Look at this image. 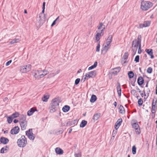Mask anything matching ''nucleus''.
Segmentation results:
<instances>
[{
  "mask_svg": "<svg viewBox=\"0 0 157 157\" xmlns=\"http://www.w3.org/2000/svg\"><path fill=\"white\" fill-rule=\"evenodd\" d=\"M153 3L149 1H143L141 2V8L144 11H146L152 6Z\"/></svg>",
  "mask_w": 157,
  "mask_h": 157,
  "instance_id": "nucleus-1",
  "label": "nucleus"
},
{
  "mask_svg": "<svg viewBox=\"0 0 157 157\" xmlns=\"http://www.w3.org/2000/svg\"><path fill=\"white\" fill-rule=\"evenodd\" d=\"M19 122L21 129L25 130L27 126V121L26 120V116L23 115H21L20 117Z\"/></svg>",
  "mask_w": 157,
  "mask_h": 157,
  "instance_id": "nucleus-2",
  "label": "nucleus"
},
{
  "mask_svg": "<svg viewBox=\"0 0 157 157\" xmlns=\"http://www.w3.org/2000/svg\"><path fill=\"white\" fill-rule=\"evenodd\" d=\"M18 145L20 147H25L27 144V140L25 136L23 135L18 139L17 141Z\"/></svg>",
  "mask_w": 157,
  "mask_h": 157,
  "instance_id": "nucleus-3",
  "label": "nucleus"
},
{
  "mask_svg": "<svg viewBox=\"0 0 157 157\" xmlns=\"http://www.w3.org/2000/svg\"><path fill=\"white\" fill-rule=\"evenodd\" d=\"M140 44L136 39H134L132 41V51L134 52V55L135 54L137 48L138 47H139L140 46Z\"/></svg>",
  "mask_w": 157,
  "mask_h": 157,
  "instance_id": "nucleus-4",
  "label": "nucleus"
},
{
  "mask_svg": "<svg viewBox=\"0 0 157 157\" xmlns=\"http://www.w3.org/2000/svg\"><path fill=\"white\" fill-rule=\"evenodd\" d=\"M42 73V70H36L32 72V75L36 79H39L43 78Z\"/></svg>",
  "mask_w": 157,
  "mask_h": 157,
  "instance_id": "nucleus-5",
  "label": "nucleus"
},
{
  "mask_svg": "<svg viewBox=\"0 0 157 157\" xmlns=\"http://www.w3.org/2000/svg\"><path fill=\"white\" fill-rule=\"evenodd\" d=\"M31 68V65L30 64H28L26 66L21 67L20 68V71L23 73H25L30 71Z\"/></svg>",
  "mask_w": 157,
  "mask_h": 157,
  "instance_id": "nucleus-6",
  "label": "nucleus"
},
{
  "mask_svg": "<svg viewBox=\"0 0 157 157\" xmlns=\"http://www.w3.org/2000/svg\"><path fill=\"white\" fill-rule=\"evenodd\" d=\"M26 134L29 139L32 140H33L35 139L34 135L33 133L32 129H29L28 131L26 132Z\"/></svg>",
  "mask_w": 157,
  "mask_h": 157,
  "instance_id": "nucleus-7",
  "label": "nucleus"
},
{
  "mask_svg": "<svg viewBox=\"0 0 157 157\" xmlns=\"http://www.w3.org/2000/svg\"><path fill=\"white\" fill-rule=\"evenodd\" d=\"M132 127L134 129L135 132L137 134H139L140 133V130L139 125L137 123L132 124Z\"/></svg>",
  "mask_w": 157,
  "mask_h": 157,
  "instance_id": "nucleus-8",
  "label": "nucleus"
},
{
  "mask_svg": "<svg viewBox=\"0 0 157 157\" xmlns=\"http://www.w3.org/2000/svg\"><path fill=\"white\" fill-rule=\"evenodd\" d=\"M98 30L96 31V32H98V31L101 32V33H102L103 32L105 29V26L103 24L102 22L99 23V25L97 26Z\"/></svg>",
  "mask_w": 157,
  "mask_h": 157,
  "instance_id": "nucleus-9",
  "label": "nucleus"
},
{
  "mask_svg": "<svg viewBox=\"0 0 157 157\" xmlns=\"http://www.w3.org/2000/svg\"><path fill=\"white\" fill-rule=\"evenodd\" d=\"M77 119L74 120L72 121H68L66 122V125L64 124V126H71L73 125L77 124Z\"/></svg>",
  "mask_w": 157,
  "mask_h": 157,
  "instance_id": "nucleus-10",
  "label": "nucleus"
},
{
  "mask_svg": "<svg viewBox=\"0 0 157 157\" xmlns=\"http://www.w3.org/2000/svg\"><path fill=\"white\" fill-rule=\"evenodd\" d=\"M19 128L18 126H15L11 129L10 133L12 135L16 134L19 132Z\"/></svg>",
  "mask_w": 157,
  "mask_h": 157,
  "instance_id": "nucleus-11",
  "label": "nucleus"
},
{
  "mask_svg": "<svg viewBox=\"0 0 157 157\" xmlns=\"http://www.w3.org/2000/svg\"><path fill=\"white\" fill-rule=\"evenodd\" d=\"M145 52L151 56V59H153L154 58V56L153 55V50L152 49H146L145 50Z\"/></svg>",
  "mask_w": 157,
  "mask_h": 157,
  "instance_id": "nucleus-12",
  "label": "nucleus"
},
{
  "mask_svg": "<svg viewBox=\"0 0 157 157\" xmlns=\"http://www.w3.org/2000/svg\"><path fill=\"white\" fill-rule=\"evenodd\" d=\"M50 67H48L47 69H45L43 70L42 71V75H43V78L45 76L48 74L49 73L52 71H50Z\"/></svg>",
  "mask_w": 157,
  "mask_h": 157,
  "instance_id": "nucleus-13",
  "label": "nucleus"
},
{
  "mask_svg": "<svg viewBox=\"0 0 157 157\" xmlns=\"http://www.w3.org/2000/svg\"><path fill=\"white\" fill-rule=\"evenodd\" d=\"M110 44H106L104 46V47L101 50L102 53L103 51L105 52V53H106L108 50L110 48Z\"/></svg>",
  "mask_w": 157,
  "mask_h": 157,
  "instance_id": "nucleus-14",
  "label": "nucleus"
},
{
  "mask_svg": "<svg viewBox=\"0 0 157 157\" xmlns=\"http://www.w3.org/2000/svg\"><path fill=\"white\" fill-rule=\"evenodd\" d=\"M59 108V107L51 105V107L49 108L50 112L51 113H52L56 111Z\"/></svg>",
  "mask_w": 157,
  "mask_h": 157,
  "instance_id": "nucleus-15",
  "label": "nucleus"
},
{
  "mask_svg": "<svg viewBox=\"0 0 157 157\" xmlns=\"http://www.w3.org/2000/svg\"><path fill=\"white\" fill-rule=\"evenodd\" d=\"M0 141L3 144H6L8 143L9 140L7 138L2 137L0 139Z\"/></svg>",
  "mask_w": 157,
  "mask_h": 157,
  "instance_id": "nucleus-16",
  "label": "nucleus"
},
{
  "mask_svg": "<svg viewBox=\"0 0 157 157\" xmlns=\"http://www.w3.org/2000/svg\"><path fill=\"white\" fill-rule=\"evenodd\" d=\"M97 33L95 36V38L96 40L97 41H99L100 39V36H102L103 35V33H101V32L98 31V32H97Z\"/></svg>",
  "mask_w": 157,
  "mask_h": 157,
  "instance_id": "nucleus-17",
  "label": "nucleus"
},
{
  "mask_svg": "<svg viewBox=\"0 0 157 157\" xmlns=\"http://www.w3.org/2000/svg\"><path fill=\"white\" fill-rule=\"evenodd\" d=\"M117 93L119 96L121 95V85L119 82L117 83Z\"/></svg>",
  "mask_w": 157,
  "mask_h": 157,
  "instance_id": "nucleus-18",
  "label": "nucleus"
},
{
  "mask_svg": "<svg viewBox=\"0 0 157 157\" xmlns=\"http://www.w3.org/2000/svg\"><path fill=\"white\" fill-rule=\"evenodd\" d=\"M51 105L53 106L59 107V102L56 99H54L52 101Z\"/></svg>",
  "mask_w": 157,
  "mask_h": 157,
  "instance_id": "nucleus-19",
  "label": "nucleus"
},
{
  "mask_svg": "<svg viewBox=\"0 0 157 157\" xmlns=\"http://www.w3.org/2000/svg\"><path fill=\"white\" fill-rule=\"evenodd\" d=\"M101 114L99 113H97L95 114L93 117V119L94 120V122L97 120L100 117Z\"/></svg>",
  "mask_w": 157,
  "mask_h": 157,
  "instance_id": "nucleus-20",
  "label": "nucleus"
},
{
  "mask_svg": "<svg viewBox=\"0 0 157 157\" xmlns=\"http://www.w3.org/2000/svg\"><path fill=\"white\" fill-rule=\"evenodd\" d=\"M144 82V80L143 79V78L141 76L139 77L137 79V83L140 86H141L143 84Z\"/></svg>",
  "mask_w": 157,
  "mask_h": 157,
  "instance_id": "nucleus-21",
  "label": "nucleus"
},
{
  "mask_svg": "<svg viewBox=\"0 0 157 157\" xmlns=\"http://www.w3.org/2000/svg\"><path fill=\"white\" fill-rule=\"evenodd\" d=\"M55 151L57 154L59 155H62L63 153V150L59 147H56L55 149Z\"/></svg>",
  "mask_w": 157,
  "mask_h": 157,
  "instance_id": "nucleus-22",
  "label": "nucleus"
},
{
  "mask_svg": "<svg viewBox=\"0 0 157 157\" xmlns=\"http://www.w3.org/2000/svg\"><path fill=\"white\" fill-rule=\"evenodd\" d=\"M35 111H37L35 108H32L29 110L27 112V114L28 116H30L32 115Z\"/></svg>",
  "mask_w": 157,
  "mask_h": 157,
  "instance_id": "nucleus-23",
  "label": "nucleus"
},
{
  "mask_svg": "<svg viewBox=\"0 0 157 157\" xmlns=\"http://www.w3.org/2000/svg\"><path fill=\"white\" fill-rule=\"evenodd\" d=\"M121 69V68L120 67L114 68V71L112 72V73L114 75H116L120 71Z\"/></svg>",
  "mask_w": 157,
  "mask_h": 157,
  "instance_id": "nucleus-24",
  "label": "nucleus"
},
{
  "mask_svg": "<svg viewBox=\"0 0 157 157\" xmlns=\"http://www.w3.org/2000/svg\"><path fill=\"white\" fill-rule=\"evenodd\" d=\"M112 35H110L109 36L106 40V44H110V43L112 41Z\"/></svg>",
  "mask_w": 157,
  "mask_h": 157,
  "instance_id": "nucleus-25",
  "label": "nucleus"
},
{
  "mask_svg": "<svg viewBox=\"0 0 157 157\" xmlns=\"http://www.w3.org/2000/svg\"><path fill=\"white\" fill-rule=\"evenodd\" d=\"M70 106L67 105H65L62 108V110L64 112H68L70 110Z\"/></svg>",
  "mask_w": 157,
  "mask_h": 157,
  "instance_id": "nucleus-26",
  "label": "nucleus"
},
{
  "mask_svg": "<svg viewBox=\"0 0 157 157\" xmlns=\"http://www.w3.org/2000/svg\"><path fill=\"white\" fill-rule=\"evenodd\" d=\"M119 112L122 114H124L125 113V110L122 105H121L119 108Z\"/></svg>",
  "mask_w": 157,
  "mask_h": 157,
  "instance_id": "nucleus-27",
  "label": "nucleus"
},
{
  "mask_svg": "<svg viewBox=\"0 0 157 157\" xmlns=\"http://www.w3.org/2000/svg\"><path fill=\"white\" fill-rule=\"evenodd\" d=\"M97 100V97L95 95H92L90 99V101L92 103L94 102Z\"/></svg>",
  "mask_w": 157,
  "mask_h": 157,
  "instance_id": "nucleus-28",
  "label": "nucleus"
},
{
  "mask_svg": "<svg viewBox=\"0 0 157 157\" xmlns=\"http://www.w3.org/2000/svg\"><path fill=\"white\" fill-rule=\"evenodd\" d=\"M87 124V121L85 120H83L82 121L80 126V127L83 128Z\"/></svg>",
  "mask_w": 157,
  "mask_h": 157,
  "instance_id": "nucleus-29",
  "label": "nucleus"
},
{
  "mask_svg": "<svg viewBox=\"0 0 157 157\" xmlns=\"http://www.w3.org/2000/svg\"><path fill=\"white\" fill-rule=\"evenodd\" d=\"M49 97V95L48 94L44 95L43 97L42 98V101H44L46 102Z\"/></svg>",
  "mask_w": 157,
  "mask_h": 157,
  "instance_id": "nucleus-30",
  "label": "nucleus"
},
{
  "mask_svg": "<svg viewBox=\"0 0 157 157\" xmlns=\"http://www.w3.org/2000/svg\"><path fill=\"white\" fill-rule=\"evenodd\" d=\"M96 71H93L89 72L90 75L91 76V78L95 77L96 75Z\"/></svg>",
  "mask_w": 157,
  "mask_h": 157,
  "instance_id": "nucleus-31",
  "label": "nucleus"
},
{
  "mask_svg": "<svg viewBox=\"0 0 157 157\" xmlns=\"http://www.w3.org/2000/svg\"><path fill=\"white\" fill-rule=\"evenodd\" d=\"M98 63L97 61L94 62L93 65H92L89 67L88 70H90L95 68L97 65Z\"/></svg>",
  "mask_w": 157,
  "mask_h": 157,
  "instance_id": "nucleus-32",
  "label": "nucleus"
},
{
  "mask_svg": "<svg viewBox=\"0 0 157 157\" xmlns=\"http://www.w3.org/2000/svg\"><path fill=\"white\" fill-rule=\"evenodd\" d=\"M128 54L127 52H126L124 54L122 59V61L123 60H124L127 59L128 57Z\"/></svg>",
  "mask_w": 157,
  "mask_h": 157,
  "instance_id": "nucleus-33",
  "label": "nucleus"
},
{
  "mask_svg": "<svg viewBox=\"0 0 157 157\" xmlns=\"http://www.w3.org/2000/svg\"><path fill=\"white\" fill-rule=\"evenodd\" d=\"M122 120L121 118L119 119L117 122L115 124L117 125V126H120L121 123L122 122Z\"/></svg>",
  "mask_w": 157,
  "mask_h": 157,
  "instance_id": "nucleus-34",
  "label": "nucleus"
},
{
  "mask_svg": "<svg viewBox=\"0 0 157 157\" xmlns=\"http://www.w3.org/2000/svg\"><path fill=\"white\" fill-rule=\"evenodd\" d=\"M7 147V146H6L5 147H3L1 148L0 153H6L7 151V149L6 148Z\"/></svg>",
  "mask_w": 157,
  "mask_h": 157,
  "instance_id": "nucleus-35",
  "label": "nucleus"
},
{
  "mask_svg": "<svg viewBox=\"0 0 157 157\" xmlns=\"http://www.w3.org/2000/svg\"><path fill=\"white\" fill-rule=\"evenodd\" d=\"M143 24L144 27H148L150 25V22L149 21H144Z\"/></svg>",
  "mask_w": 157,
  "mask_h": 157,
  "instance_id": "nucleus-36",
  "label": "nucleus"
},
{
  "mask_svg": "<svg viewBox=\"0 0 157 157\" xmlns=\"http://www.w3.org/2000/svg\"><path fill=\"white\" fill-rule=\"evenodd\" d=\"M128 75L129 78H133L134 75L133 72L132 71H129L128 73Z\"/></svg>",
  "mask_w": 157,
  "mask_h": 157,
  "instance_id": "nucleus-37",
  "label": "nucleus"
},
{
  "mask_svg": "<svg viewBox=\"0 0 157 157\" xmlns=\"http://www.w3.org/2000/svg\"><path fill=\"white\" fill-rule=\"evenodd\" d=\"M19 114L17 112H15L14 113H13L11 116L13 118H16L19 116Z\"/></svg>",
  "mask_w": 157,
  "mask_h": 157,
  "instance_id": "nucleus-38",
  "label": "nucleus"
},
{
  "mask_svg": "<svg viewBox=\"0 0 157 157\" xmlns=\"http://www.w3.org/2000/svg\"><path fill=\"white\" fill-rule=\"evenodd\" d=\"M150 92V90L149 89V88L147 89V95H146V94H145V93L144 90V96H147L146 98H147L149 96V93Z\"/></svg>",
  "mask_w": 157,
  "mask_h": 157,
  "instance_id": "nucleus-39",
  "label": "nucleus"
},
{
  "mask_svg": "<svg viewBox=\"0 0 157 157\" xmlns=\"http://www.w3.org/2000/svg\"><path fill=\"white\" fill-rule=\"evenodd\" d=\"M13 119V118L11 116L8 117L7 119V121L8 123L10 124L12 122Z\"/></svg>",
  "mask_w": 157,
  "mask_h": 157,
  "instance_id": "nucleus-40",
  "label": "nucleus"
},
{
  "mask_svg": "<svg viewBox=\"0 0 157 157\" xmlns=\"http://www.w3.org/2000/svg\"><path fill=\"white\" fill-rule=\"evenodd\" d=\"M18 41L19 39H15L11 41L10 42V44H13L14 43L17 42Z\"/></svg>",
  "mask_w": 157,
  "mask_h": 157,
  "instance_id": "nucleus-41",
  "label": "nucleus"
},
{
  "mask_svg": "<svg viewBox=\"0 0 157 157\" xmlns=\"http://www.w3.org/2000/svg\"><path fill=\"white\" fill-rule=\"evenodd\" d=\"M132 153L133 154H135L136 152V147L135 146H133L132 148Z\"/></svg>",
  "mask_w": 157,
  "mask_h": 157,
  "instance_id": "nucleus-42",
  "label": "nucleus"
},
{
  "mask_svg": "<svg viewBox=\"0 0 157 157\" xmlns=\"http://www.w3.org/2000/svg\"><path fill=\"white\" fill-rule=\"evenodd\" d=\"M138 104L139 106L141 105L143 103V100L142 98H140L138 101Z\"/></svg>",
  "mask_w": 157,
  "mask_h": 157,
  "instance_id": "nucleus-43",
  "label": "nucleus"
},
{
  "mask_svg": "<svg viewBox=\"0 0 157 157\" xmlns=\"http://www.w3.org/2000/svg\"><path fill=\"white\" fill-rule=\"evenodd\" d=\"M138 40L137 42L139 43L140 45H141V36L140 35H139L138 37Z\"/></svg>",
  "mask_w": 157,
  "mask_h": 157,
  "instance_id": "nucleus-44",
  "label": "nucleus"
},
{
  "mask_svg": "<svg viewBox=\"0 0 157 157\" xmlns=\"http://www.w3.org/2000/svg\"><path fill=\"white\" fill-rule=\"evenodd\" d=\"M152 69L151 67H149L147 70V72L149 74H151L152 73Z\"/></svg>",
  "mask_w": 157,
  "mask_h": 157,
  "instance_id": "nucleus-45",
  "label": "nucleus"
},
{
  "mask_svg": "<svg viewBox=\"0 0 157 157\" xmlns=\"http://www.w3.org/2000/svg\"><path fill=\"white\" fill-rule=\"evenodd\" d=\"M139 58L140 56L139 55L136 56L135 59L134 61L138 63L139 61Z\"/></svg>",
  "mask_w": 157,
  "mask_h": 157,
  "instance_id": "nucleus-46",
  "label": "nucleus"
},
{
  "mask_svg": "<svg viewBox=\"0 0 157 157\" xmlns=\"http://www.w3.org/2000/svg\"><path fill=\"white\" fill-rule=\"evenodd\" d=\"M100 41H99V43L98 44V45L96 47V51L97 52H99L100 51Z\"/></svg>",
  "mask_w": 157,
  "mask_h": 157,
  "instance_id": "nucleus-47",
  "label": "nucleus"
},
{
  "mask_svg": "<svg viewBox=\"0 0 157 157\" xmlns=\"http://www.w3.org/2000/svg\"><path fill=\"white\" fill-rule=\"evenodd\" d=\"M155 101V99H154L153 100L152 104V107H155V105L156 103H157V100L156 99L155 101V104H154V101Z\"/></svg>",
  "mask_w": 157,
  "mask_h": 157,
  "instance_id": "nucleus-48",
  "label": "nucleus"
},
{
  "mask_svg": "<svg viewBox=\"0 0 157 157\" xmlns=\"http://www.w3.org/2000/svg\"><path fill=\"white\" fill-rule=\"evenodd\" d=\"M80 79L79 78H77L75 81V84L76 85H78Z\"/></svg>",
  "mask_w": 157,
  "mask_h": 157,
  "instance_id": "nucleus-49",
  "label": "nucleus"
},
{
  "mask_svg": "<svg viewBox=\"0 0 157 157\" xmlns=\"http://www.w3.org/2000/svg\"><path fill=\"white\" fill-rule=\"evenodd\" d=\"M85 77H86L87 78H90L91 77V76L90 75V74L89 72L86 73V74Z\"/></svg>",
  "mask_w": 157,
  "mask_h": 157,
  "instance_id": "nucleus-50",
  "label": "nucleus"
},
{
  "mask_svg": "<svg viewBox=\"0 0 157 157\" xmlns=\"http://www.w3.org/2000/svg\"><path fill=\"white\" fill-rule=\"evenodd\" d=\"M141 45H140V46L139 47L138 50V54H140L141 52Z\"/></svg>",
  "mask_w": 157,
  "mask_h": 157,
  "instance_id": "nucleus-51",
  "label": "nucleus"
},
{
  "mask_svg": "<svg viewBox=\"0 0 157 157\" xmlns=\"http://www.w3.org/2000/svg\"><path fill=\"white\" fill-rule=\"evenodd\" d=\"M136 91L134 89H133L131 90V93L133 95H135V94H136Z\"/></svg>",
  "mask_w": 157,
  "mask_h": 157,
  "instance_id": "nucleus-52",
  "label": "nucleus"
},
{
  "mask_svg": "<svg viewBox=\"0 0 157 157\" xmlns=\"http://www.w3.org/2000/svg\"><path fill=\"white\" fill-rule=\"evenodd\" d=\"M11 62H12V60H10L9 61H8L6 63V66H8L10 64V63Z\"/></svg>",
  "mask_w": 157,
  "mask_h": 157,
  "instance_id": "nucleus-53",
  "label": "nucleus"
},
{
  "mask_svg": "<svg viewBox=\"0 0 157 157\" xmlns=\"http://www.w3.org/2000/svg\"><path fill=\"white\" fill-rule=\"evenodd\" d=\"M75 157H81V155L80 153L75 154Z\"/></svg>",
  "mask_w": 157,
  "mask_h": 157,
  "instance_id": "nucleus-54",
  "label": "nucleus"
},
{
  "mask_svg": "<svg viewBox=\"0 0 157 157\" xmlns=\"http://www.w3.org/2000/svg\"><path fill=\"white\" fill-rule=\"evenodd\" d=\"M143 27H144V24H140L139 25V28H142Z\"/></svg>",
  "mask_w": 157,
  "mask_h": 157,
  "instance_id": "nucleus-55",
  "label": "nucleus"
},
{
  "mask_svg": "<svg viewBox=\"0 0 157 157\" xmlns=\"http://www.w3.org/2000/svg\"><path fill=\"white\" fill-rule=\"evenodd\" d=\"M59 73V72L58 71L57 73H53L52 74V75H51V74H50V75L51 76H55V75H56V74H58Z\"/></svg>",
  "mask_w": 157,
  "mask_h": 157,
  "instance_id": "nucleus-56",
  "label": "nucleus"
},
{
  "mask_svg": "<svg viewBox=\"0 0 157 157\" xmlns=\"http://www.w3.org/2000/svg\"><path fill=\"white\" fill-rule=\"evenodd\" d=\"M119 127V126H117V125L115 124V128L116 129V131H117V129H118Z\"/></svg>",
  "mask_w": 157,
  "mask_h": 157,
  "instance_id": "nucleus-57",
  "label": "nucleus"
},
{
  "mask_svg": "<svg viewBox=\"0 0 157 157\" xmlns=\"http://www.w3.org/2000/svg\"><path fill=\"white\" fill-rule=\"evenodd\" d=\"M56 21V20H54L53 21V22H52V25H51V26H53V25H55Z\"/></svg>",
  "mask_w": 157,
  "mask_h": 157,
  "instance_id": "nucleus-58",
  "label": "nucleus"
},
{
  "mask_svg": "<svg viewBox=\"0 0 157 157\" xmlns=\"http://www.w3.org/2000/svg\"><path fill=\"white\" fill-rule=\"evenodd\" d=\"M136 89L137 90H138L139 91V92L140 93H141V90H140V89L137 86H136Z\"/></svg>",
  "mask_w": 157,
  "mask_h": 157,
  "instance_id": "nucleus-59",
  "label": "nucleus"
},
{
  "mask_svg": "<svg viewBox=\"0 0 157 157\" xmlns=\"http://www.w3.org/2000/svg\"><path fill=\"white\" fill-rule=\"evenodd\" d=\"M18 122V120L17 119H15L13 121V122L14 123H16Z\"/></svg>",
  "mask_w": 157,
  "mask_h": 157,
  "instance_id": "nucleus-60",
  "label": "nucleus"
},
{
  "mask_svg": "<svg viewBox=\"0 0 157 157\" xmlns=\"http://www.w3.org/2000/svg\"><path fill=\"white\" fill-rule=\"evenodd\" d=\"M117 132V131H115V132H114V131H113V133L112 134V135L113 136V137H114V135L116 134Z\"/></svg>",
  "mask_w": 157,
  "mask_h": 157,
  "instance_id": "nucleus-61",
  "label": "nucleus"
},
{
  "mask_svg": "<svg viewBox=\"0 0 157 157\" xmlns=\"http://www.w3.org/2000/svg\"><path fill=\"white\" fill-rule=\"evenodd\" d=\"M45 2H43V7L42 8H45Z\"/></svg>",
  "mask_w": 157,
  "mask_h": 157,
  "instance_id": "nucleus-62",
  "label": "nucleus"
},
{
  "mask_svg": "<svg viewBox=\"0 0 157 157\" xmlns=\"http://www.w3.org/2000/svg\"><path fill=\"white\" fill-rule=\"evenodd\" d=\"M155 94H157V83L156 84Z\"/></svg>",
  "mask_w": 157,
  "mask_h": 157,
  "instance_id": "nucleus-63",
  "label": "nucleus"
},
{
  "mask_svg": "<svg viewBox=\"0 0 157 157\" xmlns=\"http://www.w3.org/2000/svg\"><path fill=\"white\" fill-rule=\"evenodd\" d=\"M8 98L7 97H5L3 99V100L4 101H6L8 100Z\"/></svg>",
  "mask_w": 157,
  "mask_h": 157,
  "instance_id": "nucleus-64",
  "label": "nucleus"
}]
</instances>
